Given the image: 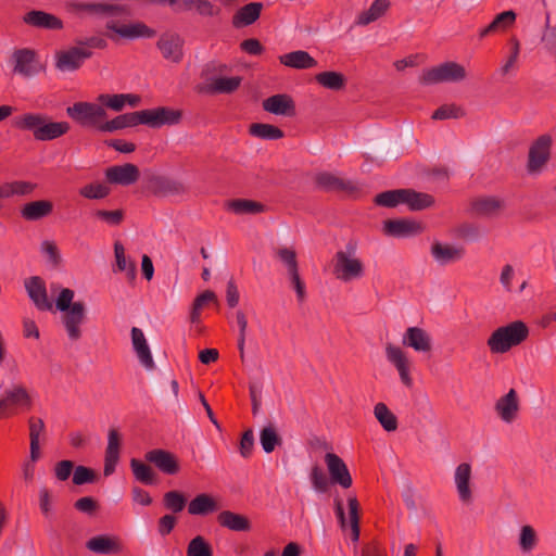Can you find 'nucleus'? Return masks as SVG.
I'll use <instances>...</instances> for the list:
<instances>
[{
    "label": "nucleus",
    "instance_id": "f257e3e1",
    "mask_svg": "<svg viewBox=\"0 0 556 556\" xmlns=\"http://www.w3.org/2000/svg\"><path fill=\"white\" fill-rule=\"evenodd\" d=\"M529 330L525 323L514 321L507 326L497 328L489 338L488 345L492 353L503 354L515 345L520 344Z\"/></svg>",
    "mask_w": 556,
    "mask_h": 556
},
{
    "label": "nucleus",
    "instance_id": "f03ea898",
    "mask_svg": "<svg viewBox=\"0 0 556 556\" xmlns=\"http://www.w3.org/2000/svg\"><path fill=\"white\" fill-rule=\"evenodd\" d=\"M332 273L337 279L343 282L358 280L364 276V264L356 256L354 248L336 253L332 260Z\"/></svg>",
    "mask_w": 556,
    "mask_h": 556
},
{
    "label": "nucleus",
    "instance_id": "7ed1b4c3",
    "mask_svg": "<svg viewBox=\"0 0 556 556\" xmlns=\"http://www.w3.org/2000/svg\"><path fill=\"white\" fill-rule=\"evenodd\" d=\"M3 392L0 394V417H8L15 414L18 409H28L31 405V397L22 383H11L4 387V382L0 383Z\"/></svg>",
    "mask_w": 556,
    "mask_h": 556
},
{
    "label": "nucleus",
    "instance_id": "20e7f679",
    "mask_svg": "<svg viewBox=\"0 0 556 556\" xmlns=\"http://www.w3.org/2000/svg\"><path fill=\"white\" fill-rule=\"evenodd\" d=\"M467 77L465 67L456 62H444L424 71L420 84L431 86L437 84H455Z\"/></svg>",
    "mask_w": 556,
    "mask_h": 556
},
{
    "label": "nucleus",
    "instance_id": "39448f33",
    "mask_svg": "<svg viewBox=\"0 0 556 556\" xmlns=\"http://www.w3.org/2000/svg\"><path fill=\"white\" fill-rule=\"evenodd\" d=\"M67 114L83 126H92L101 130V126L105 123V110L98 104L89 102H77L67 108Z\"/></svg>",
    "mask_w": 556,
    "mask_h": 556
},
{
    "label": "nucleus",
    "instance_id": "423d86ee",
    "mask_svg": "<svg viewBox=\"0 0 556 556\" xmlns=\"http://www.w3.org/2000/svg\"><path fill=\"white\" fill-rule=\"evenodd\" d=\"M553 139L549 135L540 136L530 147L527 170L530 175H539L551 157Z\"/></svg>",
    "mask_w": 556,
    "mask_h": 556
},
{
    "label": "nucleus",
    "instance_id": "0eeeda50",
    "mask_svg": "<svg viewBox=\"0 0 556 556\" xmlns=\"http://www.w3.org/2000/svg\"><path fill=\"white\" fill-rule=\"evenodd\" d=\"M12 60L13 72L26 78L34 77L43 70L37 54L30 49L15 50Z\"/></svg>",
    "mask_w": 556,
    "mask_h": 556
},
{
    "label": "nucleus",
    "instance_id": "6e6552de",
    "mask_svg": "<svg viewBox=\"0 0 556 556\" xmlns=\"http://www.w3.org/2000/svg\"><path fill=\"white\" fill-rule=\"evenodd\" d=\"M139 124H146L151 127H160L162 125H174L180 119V112L166 108L155 110H143L138 112Z\"/></svg>",
    "mask_w": 556,
    "mask_h": 556
},
{
    "label": "nucleus",
    "instance_id": "1a4fd4ad",
    "mask_svg": "<svg viewBox=\"0 0 556 556\" xmlns=\"http://www.w3.org/2000/svg\"><path fill=\"white\" fill-rule=\"evenodd\" d=\"M106 28L126 39L150 38L155 34L153 29L141 22L121 24L116 21H110L106 23Z\"/></svg>",
    "mask_w": 556,
    "mask_h": 556
},
{
    "label": "nucleus",
    "instance_id": "9d476101",
    "mask_svg": "<svg viewBox=\"0 0 556 556\" xmlns=\"http://www.w3.org/2000/svg\"><path fill=\"white\" fill-rule=\"evenodd\" d=\"M164 59L179 63L184 56V39L175 33H165L161 35L156 43Z\"/></svg>",
    "mask_w": 556,
    "mask_h": 556
},
{
    "label": "nucleus",
    "instance_id": "9b49d317",
    "mask_svg": "<svg viewBox=\"0 0 556 556\" xmlns=\"http://www.w3.org/2000/svg\"><path fill=\"white\" fill-rule=\"evenodd\" d=\"M144 458L166 475H176L180 468L178 458L166 450H151L146 453Z\"/></svg>",
    "mask_w": 556,
    "mask_h": 556
},
{
    "label": "nucleus",
    "instance_id": "f8f14e48",
    "mask_svg": "<svg viewBox=\"0 0 556 556\" xmlns=\"http://www.w3.org/2000/svg\"><path fill=\"white\" fill-rule=\"evenodd\" d=\"M63 324L71 340H78L81 336L79 326L86 315V307L83 302H74L73 306L63 311Z\"/></svg>",
    "mask_w": 556,
    "mask_h": 556
},
{
    "label": "nucleus",
    "instance_id": "ddd939ff",
    "mask_svg": "<svg viewBox=\"0 0 556 556\" xmlns=\"http://www.w3.org/2000/svg\"><path fill=\"white\" fill-rule=\"evenodd\" d=\"M91 52L80 46L73 47L66 51L58 52L56 67L62 72L77 70L84 60L88 59Z\"/></svg>",
    "mask_w": 556,
    "mask_h": 556
},
{
    "label": "nucleus",
    "instance_id": "4468645a",
    "mask_svg": "<svg viewBox=\"0 0 556 556\" xmlns=\"http://www.w3.org/2000/svg\"><path fill=\"white\" fill-rule=\"evenodd\" d=\"M386 355L388 361L392 363L397 369L401 381L405 386L410 387L413 380L409 376L410 361L408 359L407 355L400 348L393 345L392 343H387Z\"/></svg>",
    "mask_w": 556,
    "mask_h": 556
},
{
    "label": "nucleus",
    "instance_id": "2eb2a0df",
    "mask_svg": "<svg viewBox=\"0 0 556 556\" xmlns=\"http://www.w3.org/2000/svg\"><path fill=\"white\" fill-rule=\"evenodd\" d=\"M105 176L112 184L128 186L138 180L139 169L136 165L127 163L109 167L105 172Z\"/></svg>",
    "mask_w": 556,
    "mask_h": 556
},
{
    "label": "nucleus",
    "instance_id": "dca6fc26",
    "mask_svg": "<svg viewBox=\"0 0 556 556\" xmlns=\"http://www.w3.org/2000/svg\"><path fill=\"white\" fill-rule=\"evenodd\" d=\"M518 410L519 400L517 392L514 389H510L507 394L500 397L495 403V412L506 424H510L515 420Z\"/></svg>",
    "mask_w": 556,
    "mask_h": 556
},
{
    "label": "nucleus",
    "instance_id": "f3484780",
    "mask_svg": "<svg viewBox=\"0 0 556 556\" xmlns=\"http://www.w3.org/2000/svg\"><path fill=\"white\" fill-rule=\"evenodd\" d=\"M131 343L140 364L148 370L155 367L150 348L148 345L144 333L141 329L132 327L131 329Z\"/></svg>",
    "mask_w": 556,
    "mask_h": 556
},
{
    "label": "nucleus",
    "instance_id": "a211bd4d",
    "mask_svg": "<svg viewBox=\"0 0 556 556\" xmlns=\"http://www.w3.org/2000/svg\"><path fill=\"white\" fill-rule=\"evenodd\" d=\"M25 289L28 293V296L39 309H51L52 304L48 300L46 285L40 277L34 276L26 279Z\"/></svg>",
    "mask_w": 556,
    "mask_h": 556
},
{
    "label": "nucleus",
    "instance_id": "6ab92c4d",
    "mask_svg": "<svg viewBox=\"0 0 556 556\" xmlns=\"http://www.w3.org/2000/svg\"><path fill=\"white\" fill-rule=\"evenodd\" d=\"M325 460L332 480L343 488H350L352 478L344 462L332 453H327Z\"/></svg>",
    "mask_w": 556,
    "mask_h": 556
},
{
    "label": "nucleus",
    "instance_id": "aec40b11",
    "mask_svg": "<svg viewBox=\"0 0 556 556\" xmlns=\"http://www.w3.org/2000/svg\"><path fill=\"white\" fill-rule=\"evenodd\" d=\"M402 342L417 352H429L432 346L430 334L419 327L407 328Z\"/></svg>",
    "mask_w": 556,
    "mask_h": 556
},
{
    "label": "nucleus",
    "instance_id": "412c9836",
    "mask_svg": "<svg viewBox=\"0 0 556 556\" xmlns=\"http://www.w3.org/2000/svg\"><path fill=\"white\" fill-rule=\"evenodd\" d=\"M24 23L43 29H62L63 22L55 15L40 10H31L23 17Z\"/></svg>",
    "mask_w": 556,
    "mask_h": 556
},
{
    "label": "nucleus",
    "instance_id": "4be33fe9",
    "mask_svg": "<svg viewBox=\"0 0 556 556\" xmlns=\"http://www.w3.org/2000/svg\"><path fill=\"white\" fill-rule=\"evenodd\" d=\"M315 179L319 188L328 191L340 190L352 193L357 189L353 181L327 172L318 173Z\"/></svg>",
    "mask_w": 556,
    "mask_h": 556
},
{
    "label": "nucleus",
    "instance_id": "5701e85b",
    "mask_svg": "<svg viewBox=\"0 0 556 556\" xmlns=\"http://www.w3.org/2000/svg\"><path fill=\"white\" fill-rule=\"evenodd\" d=\"M470 479H471V467L467 463H463L458 465L455 469L454 481L456 485V490L458 496L463 503H469L471 501V490H470Z\"/></svg>",
    "mask_w": 556,
    "mask_h": 556
},
{
    "label": "nucleus",
    "instance_id": "b1692460",
    "mask_svg": "<svg viewBox=\"0 0 556 556\" xmlns=\"http://www.w3.org/2000/svg\"><path fill=\"white\" fill-rule=\"evenodd\" d=\"M241 83L240 77H210L207 84L199 87V91L208 93H230L235 91Z\"/></svg>",
    "mask_w": 556,
    "mask_h": 556
},
{
    "label": "nucleus",
    "instance_id": "393cba45",
    "mask_svg": "<svg viewBox=\"0 0 556 556\" xmlns=\"http://www.w3.org/2000/svg\"><path fill=\"white\" fill-rule=\"evenodd\" d=\"M431 255L440 265H447L459 261L464 255V249L458 245L434 242L431 247Z\"/></svg>",
    "mask_w": 556,
    "mask_h": 556
},
{
    "label": "nucleus",
    "instance_id": "a878e982",
    "mask_svg": "<svg viewBox=\"0 0 556 556\" xmlns=\"http://www.w3.org/2000/svg\"><path fill=\"white\" fill-rule=\"evenodd\" d=\"M516 18L517 14L515 11H503L496 14L489 25L480 29L479 37L484 38L491 34L505 31L515 24Z\"/></svg>",
    "mask_w": 556,
    "mask_h": 556
},
{
    "label": "nucleus",
    "instance_id": "bb28decb",
    "mask_svg": "<svg viewBox=\"0 0 556 556\" xmlns=\"http://www.w3.org/2000/svg\"><path fill=\"white\" fill-rule=\"evenodd\" d=\"M265 111L282 116H292L295 112L292 99L287 94H275L263 101Z\"/></svg>",
    "mask_w": 556,
    "mask_h": 556
},
{
    "label": "nucleus",
    "instance_id": "cd10ccee",
    "mask_svg": "<svg viewBox=\"0 0 556 556\" xmlns=\"http://www.w3.org/2000/svg\"><path fill=\"white\" fill-rule=\"evenodd\" d=\"M87 548L98 554H118L122 552V544L117 538L109 535H97L91 538Z\"/></svg>",
    "mask_w": 556,
    "mask_h": 556
},
{
    "label": "nucleus",
    "instance_id": "c85d7f7f",
    "mask_svg": "<svg viewBox=\"0 0 556 556\" xmlns=\"http://www.w3.org/2000/svg\"><path fill=\"white\" fill-rule=\"evenodd\" d=\"M150 189L156 195L168 197L181 193L184 186L168 177L153 176L150 179Z\"/></svg>",
    "mask_w": 556,
    "mask_h": 556
},
{
    "label": "nucleus",
    "instance_id": "c756f323",
    "mask_svg": "<svg viewBox=\"0 0 556 556\" xmlns=\"http://www.w3.org/2000/svg\"><path fill=\"white\" fill-rule=\"evenodd\" d=\"M30 455L29 458L36 463L40 458V435L45 432L46 425L41 418L30 417L28 419Z\"/></svg>",
    "mask_w": 556,
    "mask_h": 556
},
{
    "label": "nucleus",
    "instance_id": "7c9ffc66",
    "mask_svg": "<svg viewBox=\"0 0 556 556\" xmlns=\"http://www.w3.org/2000/svg\"><path fill=\"white\" fill-rule=\"evenodd\" d=\"M217 501L206 493L198 494L188 505L190 515L203 516L218 510Z\"/></svg>",
    "mask_w": 556,
    "mask_h": 556
},
{
    "label": "nucleus",
    "instance_id": "2f4dec72",
    "mask_svg": "<svg viewBox=\"0 0 556 556\" xmlns=\"http://www.w3.org/2000/svg\"><path fill=\"white\" fill-rule=\"evenodd\" d=\"M419 225L407 219H388L384 222L383 230L393 237H407L418 232Z\"/></svg>",
    "mask_w": 556,
    "mask_h": 556
},
{
    "label": "nucleus",
    "instance_id": "473e14b6",
    "mask_svg": "<svg viewBox=\"0 0 556 556\" xmlns=\"http://www.w3.org/2000/svg\"><path fill=\"white\" fill-rule=\"evenodd\" d=\"M279 60L283 65L298 70L312 68L317 65V61L303 50L286 53L279 56Z\"/></svg>",
    "mask_w": 556,
    "mask_h": 556
},
{
    "label": "nucleus",
    "instance_id": "72a5a7b5",
    "mask_svg": "<svg viewBox=\"0 0 556 556\" xmlns=\"http://www.w3.org/2000/svg\"><path fill=\"white\" fill-rule=\"evenodd\" d=\"M217 520L222 527L231 531H249L251 529V522L245 516L230 510L219 513Z\"/></svg>",
    "mask_w": 556,
    "mask_h": 556
},
{
    "label": "nucleus",
    "instance_id": "f704fd0d",
    "mask_svg": "<svg viewBox=\"0 0 556 556\" xmlns=\"http://www.w3.org/2000/svg\"><path fill=\"white\" fill-rule=\"evenodd\" d=\"M53 204L48 200H38L26 203L21 214L26 220H38L51 214Z\"/></svg>",
    "mask_w": 556,
    "mask_h": 556
},
{
    "label": "nucleus",
    "instance_id": "c9c22d12",
    "mask_svg": "<svg viewBox=\"0 0 556 556\" xmlns=\"http://www.w3.org/2000/svg\"><path fill=\"white\" fill-rule=\"evenodd\" d=\"M504 206L503 200L497 197H480L472 202V210L482 216H494Z\"/></svg>",
    "mask_w": 556,
    "mask_h": 556
},
{
    "label": "nucleus",
    "instance_id": "e433bc0d",
    "mask_svg": "<svg viewBox=\"0 0 556 556\" xmlns=\"http://www.w3.org/2000/svg\"><path fill=\"white\" fill-rule=\"evenodd\" d=\"M263 4L260 2H252L242 7L233 15L232 24L235 27H242L254 23L261 14Z\"/></svg>",
    "mask_w": 556,
    "mask_h": 556
},
{
    "label": "nucleus",
    "instance_id": "4c0bfd02",
    "mask_svg": "<svg viewBox=\"0 0 556 556\" xmlns=\"http://www.w3.org/2000/svg\"><path fill=\"white\" fill-rule=\"evenodd\" d=\"M46 115L36 113H26L15 119V126L33 131L34 137L38 140L39 134L41 132L42 125L45 123Z\"/></svg>",
    "mask_w": 556,
    "mask_h": 556
},
{
    "label": "nucleus",
    "instance_id": "58836bf2",
    "mask_svg": "<svg viewBox=\"0 0 556 556\" xmlns=\"http://www.w3.org/2000/svg\"><path fill=\"white\" fill-rule=\"evenodd\" d=\"M389 5V0H375L368 10L358 15L355 23L361 26H366L377 21L386 13Z\"/></svg>",
    "mask_w": 556,
    "mask_h": 556
},
{
    "label": "nucleus",
    "instance_id": "ea45409f",
    "mask_svg": "<svg viewBox=\"0 0 556 556\" xmlns=\"http://www.w3.org/2000/svg\"><path fill=\"white\" fill-rule=\"evenodd\" d=\"M404 203L407 204L412 211H420L430 207L434 203V199L428 193L404 189Z\"/></svg>",
    "mask_w": 556,
    "mask_h": 556
},
{
    "label": "nucleus",
    "instance_id": "a19ab883",
    "mask_svg": "<svg viewBox=\"0 0 556 556\" xmlns=\"http://www.w3.org/2000/svg\"><path fill=\"white\" fill-rule=\"evenodd\" d=\"M139 125L138 112L127 113L113 118L110 122H105L101 126L102 131H114L125 127H132Z\"/></svg>",
    "mask_w": 556,
    "mask_h": 556
},
{
    "label": "nucleus",
    "instance_id": "79ce46f5",
    "mask_svg": "<svg viewBox=\"0 0 556 556\" xmlns=\"http://www.w3.org/2000/svg\"><path fill=\"white\" fill-rule=\"evenodd\" d=\"M68 129L70 125L66 122H50L46 116L38 140H53L67 132Z\"/></svg>",
    "mask_w": 556,
    "mask_h": 556
},
{
    "label": "nucleus",
    "instance_id": "37998d69",
    "mask_svg": "<svg viewBox=\"0 0 556 556\" xmlns=\"http://www.w3.org/2000/svg\"><path fill=\"white\" fill-rule=\"evenodd\" d=\"M315 79L323 87L331 90H340L345 86L346 78L338 72H323L315 76Z\"/></svg>",
    "mask_w": 556,
    "mask_h": 556
},
{
    "label": "nucleus",
    "instance_id": "c03bdc74",
    "mask_svg": "<svg viewBox=\"0 0 556 556\" xmlns=\"http://www.w3.org/2000/svg\"><path fill=\"white\" fill-rule=\"evenodd\" d=\"M180 10H195L201 15L212 16L217 11L207 0H177L176 4Z\"/></svg>",
    "mask_w": 556,
    "mask_h": 556
},
{
    "label": "nucleus",
    "instance_id": "a18cd8bd",
    "mask_svg": "<svg viewBox=\"0 0 556 556\" xmlns=\"http://www.w3.org/2000/svg\"><path fill=\"white\" fill-rule=\"evenodd\" d=\"M375 417L386 431H394L397 428L395 415L383 403H378L374 409Z\"/></svg>",
    "mask_w": 556,
    "mask_h": 556
},
{
    "label": "nucleus",
    "instance_id": "49530a36",
    "mask_svg": "<svg viewBox=\"0 0 556 556\" xmlns=\"http://www.w3.org/2000/svg\"><path fill=\"white\" fill-rule=\"evenodd\" d=\"M228 207L236 214H258L265 210L262 203L245 199L232 200Z\"/></svg>",
    "mask_w": 556,
    "mask_h": 556
},
{
    "label": "nucleus",
    "instance_id": "de8ad7c7",
    "mask_svg": "<svg viewBox=\"0 0 556 556\" xmlns=\"http://www.w3.org/2000/svg\"><path fill=\"white\" fill-rule=\"evenodd\" d=\"M349 506V526L351 528V538L354 542L359 538V504L356 497L348 498Z\"/></svg>",
    "mask_w": 556,
    "mask_h": 556
},
{
    "label": "nucleus",
    "instance_id": "09e8293b",
    "mask_svg": "<svg viewBox=\"0 0 556 556\" xmlns=\"http://www.w3.org/2000/svg\"><path fill=\"white\" fill-rule=\"evenodd\" d=\"M251 135L266 139V140H276L283 137L282 130L278 127L269 125V124H261L255 123L250 126Z\"/></svg>",
    "mask_w": 556,
    "mask_h": 556
},
{
    "label": "nucleus",
    "instance_id": "8fccbe9b",
    "mask_svg": "<svg viewBox=\"0 0 556 556\" xmlns=\"http://www.w3.org/2000/svg\"><path fill=\"white\" fill-rule=\"evenodd\" d=\"M130 468H131V471H132L135 478L138 481H140L144 484L153 483L155 473L149 465H147L136 458H132L130 460Z\"/></svg>",
    "mask_w": 556,
    "mask_h": 556
},
{
    "label": "nucleus",
    "instance_id": "3c124183",
    "mask_svg": "<svg viewBox=\"0 0 556 556\" xmlns=\"http://www.w3.org/2000/svg\"><path fill=\"white\" fill-rule=\"evenodd\" d=\"M260 441L263 450L266 453H271L275 447L281 443V439L278 435L276 429L269 425L264 427L260 434Z\"/></svg>",
    "mask_w": 556,
    "mask_h": 556
},
{
    "label": "nucleus",
    "instance_id": "603ef678",
    "mask_svg": "<svg viewBox=\"0 0 556 556\" xmlns=\"http://www.w3.org/2000/svg\"><path fill=\"white\" fill-rule=\"evenodd\" d=\"M114 254L117 269L121 271H125L128 277L135 278L136 265L134 263L127 262V258L125 256V249L122 243L115 242Z\"/></svg>",
    "mask_w": 556,
    "mask_h": 556
},
{
    "label": "nucleus",
    "instance_id": "864d4df0",
    "mask_svg": "<svg viewBox=\"0 0 556 556\" xmlns=\"http://www.w3.org/2000/svg\"><path fill=\"white\" fill-rule=\"evenodd\" d=\"M187 556H213L208 542L201 535L192 539L187 547Z\"/></svg>",
    "mask_w": 556,
    "mask_h": 556
},
{
    "label": "nucleus",
    "instance_id": "5fc2aeb1",
    "mask_svg": "<svg viewBox=\"0 0 556 556\" xmlns=\"http://www.w3.org/2000/svg\"><path fill=\"white\" fill-rule=\"evenodd\" d=\"M375 201L379 205L394 207L399 203H404V189L390 190L379 193Z\"/></svg>",
    "mask_w": 556,
    "mask_h": 556
},
{
    "label": "nucleus",
    "instance_id": "6e6d98bb",
    "mask_svg": "<svg viewBox=\"0 0 556 556\" xmlns=\"http://www.w3.org/2000/svg\"><path fill=\"white\" fill-rule=\"evenodd\" d=\"M165 507L173 514L180 513L186 506V497L178 491H169L164 494Z\"/></svg>",
    "mask_w": 556,
    "mask_h": 556
},
{
    "label": "nucleus",
    "instance_id": "4d7b16f0",
    "mask_svg": "<svg viewBox=\"0 0 556 556\" xmlns=\"http://www.w3.org/2000/svg\"><path fill=\"white\" fill-rule=\"evenodd\" d=\"M276 255L286 265L288 275L298 271L296 255L293 250L281 247L276 250Z\"/></svg>",
    "mask_w": 556,
    "mask_h": 556
},
{
    "label": "nucleus",
    "instance_id": "13d9d810",
    "mask_svg": "<svg viewBox=\"0 0 556 556\" xmlns=\"http://www.w3.org/2000/svg\"><path fill=\"white\" fill-rule=\"evenodd\" d=\"M536 544V533L531 526H523L520 529L519 545L523 552H530Z\"/></svg>",
    "mask_w": 556,
    "mask_h": 556
},
{
    "label": "nucleus",
    "instance_id": "bf43d9fd",
    "mask_svg": "<svg viewBox=\"0 0 556 556\" xmlns=\"http://www.w3.org/2000/svg\"><path fill=\"white\" fill-rule=\"evenodd\" d=\"M510 53L501 67L500 72L503 76H506L510 73L511 68L515 66L516 62L518 61L519 53H520V42L516 38L510 39Z\"/></svg>",
    "mask_w": 556,
    "mask_h": 556
},
{
    "label": "nucleus",
    "instance_id": "052dcab7",
    "mask_svg": "<svg viewBox=\"0 0 556 556\" xmlns=\"http://www.w3.org/2000/svg\"><path fill=\"white\" fill-rule=\"evenodd\" d=\"M464 115L460 108L451 104L440 106L433 114V119H447V118H459Z\"/></svg>",
    "mask_w": 556,
    "mask_h": 556
},
{
    "label": "nucleus",
    "instance_id": "680f3d73",
    "mask_svg": "<svg viewBox=\"0 0 556 556\" xmlns=\"http://www.w3.org/2000/svg\"><path fill=\"white\" fill-rule=\"evenodd\" d=\"M96 480V473L90 468L85 466H77L74 469L73 483L81 485L85 483L93 482Z\"/></svg>",
    "mask_w": 556,
    "mask_h": 556
},
{
    "label": "nucleus",
    "instance_id": "e2e57ef3",
    "mask_svg": "<svg viewBox=\"0 0 556 556\" xmlns=\"http://www.w3.org/2000/svg\"><path fill=\"white\" fill-rule=\"evenodd\" d=\"M98 101L101 104H103L116 112L122 111L125 106L123 93L112 94V96L103 93L98 97Z\"/></svg>",
    "mask_w": 556,
    "mask_h": 556
},
{
    "label": "nucleus",
    "instance_id": "0e129e2a",
    "mask_svg": "<svg viewBox=\"0 0 556 556\" xmlns=\"http://www.w3.org/2000/svg\"><path fill=\"white\" fill-rule=\"evenodd\" d=\"M109 193L108 187L101 184L87 185L80 190V194L88 199H102Z\"/></svg>",
    "mask_w": 556,
    "mask_h": 556
},
{
    "label": "nucleus",
    "instance_id": "69168bd1",
    "mask_svg": "<svg viewBox=\"0 0 556 556\" xmlns=\"http://www.w3.org/2000/svg\"><path fill=\"white\" fill-rule=\"evenodd\" d=\"M542 41L548 52L556 55V25L551 26L548 21L542 36Z\"/></svg>",
    "mask_w": 556,
    "mask_h": 556
},
{
    "label": "nucleus",
    "instance_id": "338daca9",
    "mask_svg": "<svg viewBox=\"0 0 556 556\" xmlns=\"http://www.w3.org/2000/svg\"><path fill=\"white\" fill-rule=\"evenodd\" d=\"M311 480L316 491L325 492L329 486V481L326 475L319 467H314L311 472Z\"/></svg>",
    "mask_w": 556,
    "mask_h": 556
},
{
    "label": "nucleus",
    "instance_id": "774afa93",
    "mask_svg": "<svg viewBox=\"0 0 556 556\" xmlns=\"http://www.w3.org/2000/svg\"><path fill=\"white\" fill-rule=\"evenodd\" d=\"M121 434L116 429H111L108 435L105 455L119 456Z\"/></svg>",
    "mask_w": 556,
    "mask_h": 556
}]
</instances>
